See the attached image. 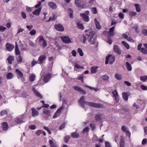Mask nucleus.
I'll list each match as a JSON object with an SVG mask.
<instances>
[{
  "mask_svg": "<svg viewBox=\"0 0 147 147\" xmlns=\"http://www.w3.org/2000/svg\"><path fill=\"white\" fill-rule=\"evenodd\" d=\"M84 96H83L81 97L79 100V103L83 108H85L86 105H88L96 108H101L102 107V106L100 104L84 101Z\"/></svg>",
  "mask_w": 147,
  "mask_h": 147,
  "instance_id": "obj_1",
  "label": "nucleus"
},
{
  "mask_svg": "<svg viewBox=\"0 0 147 147\" xmlns=\"http://www.w3.org/2000/svg\"><path fill=\"white\" fill-rule=\"evenodd\" d=\"M40 75L43 78V80L44 83L43 82L41 79H40L37 84L43 85L45 83L47 82L50 79L51 74L48 73L46 70H43L40 74Z\"/></svg>",
  "mask_w": 147,
  "mask_h": 147,
  "instance_id": "obj_2",
  "label": "nucleus"
},
{
  "mask_svg": "<svg viewBox=\"0 0 147 147\" xmlns=\"http://www.w3.org/2000/svg\"><path fill=\"white\" fill-rule=\"evenodd\" d=\"M94 35L95 32L93 31H91L88 35L87 39L89 42L91 44H93L95 43L96 38Z\"/></svg>",
  "mask_w": 147,
  "mask_h": 147,
  "instance_id": "obj_3",
  "label": "nucleus"
},
{
  "mask_svg": "<svg viewBox=\"0 0 147 147\" xmlns=\"http://www.w3.org/2000/svg\"><path fill=\"white\" fill-rule=\"evenodd\" d=\"M115 57L111 55L107 56L105 59V64H107L109 63L112 64L115 61Z\"/></svg>",
  "mask_w": 147,
  "mask_h": 147,
  "instance_id": "obj_4",
  "label": "nucleus"
},
{
  "mask_svg": "<svg viewBox=\"0 0 147 147\" xmlns=\"http://www.w3.org/2000/svg\"><path fill=\"white\" fill-rule=\"evenodd\" d=\"M89 12L88 11H86L84 13H81L80 15L83 20L86 22H88L89 20L88 15Z\"/></svg>",
  "mask_w": 147,
  "mask_h": 147,
  "instance_id": "obj_5",
  "label": "nucleus"
},
{
  "mask_svg": "<svg viewBox=\"0 0 147 147\" xmlns=\"http://www.w3.org/2000/svg\"><path fill=\"white\" fill-rule=\"evenodd\" d=\"M36 40H38L39 42L42 43V45L44 47H45L47 45V43L45 41L43 36H42L40 35L39 36L37 39Z\"/></svg>",
  "mask_w": 147,
  "mask_h": 147,
  "instance_id": "obj_6",
  "label": "nucleus"
},
{
  "mask_svg": "<svg viewBox=\"0 0 147 147\" xmlns=\"http://www.w3.org/2000/svg\"><path fill=\"white\" fill-rule=\"evenodd\" d=\"M112 94L115 101L118 102L119 101V97L117 90H115L112 91Z\"/></svg>",
  "mask_w": 147,
  "mask_h": 147,
  "instance_id": "obj_7",
  "label": "nucleus"
},
{
  "mask_svg": "<svg viewBox=\"0 0 147 147\" xmlns=\"http://www.w3.org/2000/svg\"><path fill=\"white\" fill-rule=\"evenodd\" d=\"M42 113L43 116L45 119H47L50 116V111L47 109H44Z\"/></svg>",
  "mask_w": 147,
  "mask_h": 147,
  "instance_id": "obj_8",
  "label": "nucleus"
},
{
  "mask_svg": "<svg viewBox=\"0 0 147 147\" xmlns=\"http://www.w3.org/2000/svg\"><path fill=\"white\" fill-rule=\"evenodd\" d=\"M35 86H34L32 88V91L33 92L35 96L40 98H42V96L40 94V93L38 92L36 89L35 88Z\"/></svg>",
  "mask_w": 147,
  "mask_h": 147,
  "instance_id": "obj_9",
  "label": "nucleus"
},
{
  "mask_svg": "<svg viewBox=\"0 0 147 147\" xmlns=\"http://www.w3.org/2000/svg\"><path fill=\"white\" fill-rule=\"evenodd\" d=\"M63 107H64L63 105L61 107L57 109V111H56L53 116V118H55L59 117L60 115L61 111L63 109Z\"/></svg>",
  "mask_w": 147,
  "mask_h": 147,
  "instance_id": "obj_10",
  "label": "nucleus"
},
{
  "mask_svg": "<svg viewBox=\"0 0 147 147\" xmlns=\"http://www.w3.org/2000/svg\"><path fill=\"white\" fill-rule=\"evenodd\" d=\"M46 57V55H42L40 56L38 59V63L41 64L43 63L45 61Z\"/></svg>",
  "mask_w": 147,
  "mask_h": 147,
  "instance_id": "obj_11",
  "label": "nucleus"
},
{
  "mask_svg": "<svg viewBox=\"0 0 147 147\" xmlns=\"http://www.w3.org/2000/svg\"><path fill=\"white\" fill-rule=\"evenodd\" d=\"M75 3L78 7H84V3L82 0H76Z\"/></svg>",
  "mask_w": 147,
  "mask_h": 147,
  "instance_id": "obj_12",
  "label": "nucleus"
},
{
  "mask_svg": "<svg viewBox=\"0 0 147 147\" xmlns=\"http://www.w3.org/2000/svg\"><path fill=\"white\" fill-rule=\"evenodd\" d=\"M62 41L66 43H68L71 42V41L69 38L67 36H61L60 37Z\"/></svg>",
  "mask_w": 147,
  "mask_h": 147,
  "instance_id": "obj_13",
  "label": "nucleus"
},
{
  "mask_svg": "<svg viewBox=\"0 0 147 147\" xmlns=\"http://www.w3.org/2000/svg\"><path fill=\"white\" fill-rule=\"evenodd\" d=\"M6 49L7 51H12L14 47V45L9 43H7L6 44Z\"/></svg>",
  "mask_w": 147,
  "mask_h": 147,
  "instance_id": "obj_14",
  "label": "nucleus"
},
{
  "mask_svg": "<svg viewBox=\"0 0 147 147\" xmlns=\"http://www.w3.org/2000/svg\"><path fill=\"white\" fill-rule=\"evenodd\" d=\"M55 29L58 31H63L64 30V28L62 25L61 24H56L55 26Z\"/></svg>",
  "mask_w": 147,
  "mask_h": 147,
  "instance_id": "obj_15",
  "label": "nucleus"
},
{
  "mask_svg": "<svg viewBox=\"0 0 147 147\" xmlns=\"http://www.w3.org/2000/svg\"><path fill=\"white\" fill-rule=\"evenodd\" d=\"M1 126L3 130L6 131L8 128V126L7 123L6 122H4L1 124Z\"/></svg>",
  "mask_w": 147,
  "mask_h": 147,
  "instance_id": "obj_16",
  "label": "nucleus"
},
{
  "mask_svg": "<svg viewBox=\"0 0 147 147\" xmlns=\"http://www.w3.org/2000/svg\"><path fill=\"white\" fill-rule=\"evenodd\" d=\"M42 7H40L36 9L34 11L32 12L33 14L37 16H39L40 14Z\"/></svg>",
  "mask_w": 147,
  "mask_h": 147,
  "instance_id": "obj_17",
  "label": "nucleus"
},
{
  "mask_svg": "<svg viewBox=\"0 0 147 147\" xmlns=\"http://www.w3.org/2000/svg\"><path fill=\"white\" fill-rule=\"evenodd\" d=\"M74 70L75 71H77V69H82L83 68V67L81 66L77 63H75L74 64Z\"/></svg>",
  "mask_w": 147,
  "mask_h": 147,
  "instance_id": "obj_18",
  "label": "nucleus"
},
{
  "mask_svg": "<svg viewBox=\"0 0 147 147\" xmlns=\"http://www.w3.org/2000/svg\"><path fill=\"white\" fill-rule=\"evenodd\" d=\"M48 5L51 8L53 9H55L57 7L56 4L52 2H49L48 3Z\"/></svg>",
  "mask_w": 147,
  "mask_h": 147,
  "instance_id": "obj_19",
  "label": "nucleus"
},
{
  "mask_svg": "<svg viewBox=\"0 0 147 147\" xmlns=\"http://www.w3.org/2000/svg\"><path fill=\"white\" fill-rule=\"evenodd\" d=\"M113 49L115 52L118 54H121V51L119 47L116 45H115L113 47Z\"/></svg>",
  "mask_w": 147,
  "mask_h": 147,
  "instance_id": "obj_20",
  "label": "nucleus"
},
{
  "mask_svg": "<svg viewBox=\"0 0 147 147\" xmlns=\"http://www.w3.org/2000/svg\"><path fill=\"white\" fill-rule=\"evenodd\" d=\"M98 66H93L91 67L90 69L91 73L92 74H95L97 71Z\"/></svg>",
  "mask_w": 147,
  "mask_h": 147,
  "instance_id": "obj_21",
  "label": "nucleus"
},
{
  "mask_svg": "<svg viewBox=\"0 0 147 147\" xmlns=\"http://www.w3.org/2000/svg\"><path fill=\"white\" fill-rule=\"evenodd\" d=\"M32 115L33 117H35L38 115L39 113L35 109L32 108Z\"/></svg>",
  "mask_w": 147,
  "mask_h": 147,
  "instance_id": "obj_22",
  "label": "nucleus"
},
{
  "mask_svg": "<svg viewBox=\"0 0 147 147\" xmlns=\"http://www.w3.org/2000/svg\"><path fill=\"white\" fill-rule=\"evenodd\" d=\"M115 27L111 28L108 32V34L110 36H112L114 35L113 32Z\"/></svg>",
  "mask_w": 147,
  "mask_h": 147,
  "instance_id": "obj_23",
  "label": "nucleus"
},
{
  "mask_svg": "<svg viewBox=\"0 0 147 147\" xmlns=\"http://www.w3.org/2000/svg\"><path fill=\"white\" fill-rule=\"evenodd\" d=\"M73 88L76 91H79L81 93H84V94L85 93V92L81 88L77 86H74L73 87Z\"/></svg>",
  "mask_w": 147,
  "mask_h": 147,
  "instance_id": "obj_24",
  "label": "nucleus"
},
{
  "mask_svg": "<svg viewBox=\"0 0 147 147\" xmlns=\"http://www.w3.org/2000/svg\"><path fill=\"white\" fill-rule=\"evenodd\" d=\"M94 21L96 28L98 29H100L101 27V26L99 22L97 21V19L96 18L94 19Z\"/></svg>",
  "mask_w": 147,
  "mask_h": 147,
  "instance_id": "obj_25",
  "label": "nucleus"
},
{
  "mask_svg": "<svg viewBox=\"0 0 147 147\" xmlns=\"http://www.w3.org/2000/svg\"><path fill=\"white\" fill-rule=\"evenodd\" d=\"M14 59V57L13 56H10L7 59V60L9 64H11L12 62Z\"/></svg>",
  "mask_w": 147,
  "mask_h": 147,
  "instance_id": "obj_26",
  "label": "nucleus"
},
{
  "mask_svg": "<svg viewBox=\"0 0 147 147\" xmlns=\"http://www.w3.org/2000/svg\"><path fill=\"white\" fill-rule=\"evenodd\" d=\"M36 76L33 73L31 74L29 76L30 81L31 82H33Z\"/></svg>",
  "mask_w": 147,
  "mask_h": 147,
  "instance_id": "obj_27",
  "label": "nucleus"
},
{
  "mask_svg": "<svg viewBox=\"0 0 147 147\" xmlns=\"http://www.w3.org/2000/svg\"><path fill=\"white\" fill-rule=\"evenodd\" d=\"M125 65L126 67L127 70L129 71H131L132 69V68L131 65L129 63V62H127L125 63Z\"/></svg>",
  "mask_w": 147,
  "mask_h": 147,
  "instance_id": "obj_28",
  "label": "nucleus"
},
{
  "mask_svg": "<svg viewBox=\"0 0 147 147\" xmlns=\"http://www.w3.org/2000/svg\"><path fill=\"white\" fill-rule=\"evenodd\" d=\"M140 79L141 81L144 82L146 81L147 79V76H140Z\"/></svg>",
  "mask_w": 147,
  "mask_h": 147,
  "instance_id": "obj_29",
  "label": "nucleus"
},
{
  "mask_svg": "<svg viewBox=\"0 0 147 147\" xmlns=\"http://www.w3.org/2000/svg\"><path fill=\"white\" fill-rule=\"evenodd\" d=\"M123 97L125 100H127L128 99V95L126 93L123 92L122 93Z\"/></svg>",
  "mask_w": 147,
  "mask_h": 147,
  "instance_id": "obj_30",
  "label": "nucleus"
},
{
  "mask_svg": "<svg viewBox=\"0 0 147 147\" xmlns=\"http://www.w3.org/2000/svg\"><path fill=\"white\" fill-rule=\"evenodd\" d=\"M115 76V78L118 80H119L121 79V75L118 73H116Z\"/></svg>",
  "mask_w": 147,
  "mask_h": 147,
  "instance_id": "obj_31",
  "label": "nucleus"
},
{
  "mask_svg": "<svg viewBox=\"0 0 147 147\" xmlns=\"http://www.w3.org/2000/svg\"><path fill=\"white\" fill-rule=\"evenodd\" d=\"M71 136L74 138H77L79 136L78 134L76 132L71 133Z\"/></svg>",
  "mask_w": 147,
  "mask_h": 147,
  "instance_id": "obj_32",
  "label": "nucleus"
},
{
  "mask_svg": "<svg viewBox=\"0 0 147 147\" xmlns=\"http://www.w3.org/2000/svg\"><path fill=\"white\" fill-rule=\"evenodd\" d=\"M135 6L136 8V10L137 12H139L140 11V5L138 4H135Z\"/></svg>",
  "mask_w": 147,
  "mask_h": 147,
  "instance_id": "obj_33",
  "label": "nucleus"
},
{
  "mask_svg": "<svg viewBox=\"0 0 147 147\" xmlns=\"http://www.w3.org/2000/svg\"><path fill=\"white\" fill-rule=\"evenodd\" d=\"M13 75L11 73H8L7 78L8 79H10L13 77Z\"/></svg>",
  "mask_w": 147,
  "mask_h": 147,
  "instance_id": "obj_34",
  "label": "nucleus"
},
{
  "mask_svg": "<svg viewBox=\"0 0 147 147\" xmlns=\"http://www.w3.org/2000/svg\"><path fill=\"white\" fill-rule=\"evenodd\" d=\"M26 121V118L23 117H22V118H20V119H19V124L24 123Z\"/></svg>",
  "mask_w": 147,
  "mask_h": 147,
  "instance_id": "obj_35",
  "label": "nucleus"
},
{
  "mask_svg": "<svg viewBox=\"0 0 147 147\" xmlns=\"http://www.w3.org/2000/svg\"><path fill=\"white\" fill-rule=\"evenodd\" d=\"M102 77L103 80L106 81H108L109 79V77L107 75H103Z\"/></svg>",
  "mask_w": 147,
  "mask_h": 147,
  "instance_id": "obj_36",
  "label": "nucleus"
},
{
  "mask_svg": "<svg viewBox=\"0 0 147 147\" xmlns=\"http://www.w3.org/2000/svg\"><path fill=\"white\" fill-rule=\"evenodd\" d=\"M77 51L81 56H83L84 53L81 49L79 48L78 49Z\"/></svg>",
  "mask_w": 147,
  "mask_h": 147,
  "instance_id": "obj_37",
  "label": "nucleus"
},
{
  "mask_svg": "<svg viewBox=\"0 0 147 147\" xmlns=\"http://www.w3.org/2000/svg\"><path fill=\"white\" fill-rule=\"evenodd\" d=\"M122 43L123 44V45L125 47V48L128 49L129 48V45L126 42L124 41H122Z\"/></svg>",
  "mask_w": 147,
  "mask_h": 147,
  "instance_id": "obj_38",
  "label": "nucleus"
},
{
  "mask_svg": "<svg viewBox=\"0 0 147 147\" xmlns=\"http://www.w3.org/2000/svg\"><path fill=\"white\" fill-rule=\"evenodd\" d=\"M85 86L86 87L89 88L91 90H94L96 92L99 90V89L98 88H94L87 85Z\"/></svg>",
  "mask_w": 147,
  "mask_h": 147,
  "instance_id": "obj_39",
  "label": "nucleus"
},
{
  "mask_svg": "<svg viewBox=\"0 0 147 147\" xmlns=\"http://www.w3.org/2000/svg\"><path fill=\"white\" fill-rule=\"evenodd\" d=\"M16 47H15V53L16 55H18V43L17 42H16Z\"/></svg>",
  "mask_w": 147,
  "mask_h": 147,
  "instance_id": "obj_40",
  "label": "nucleus"
},
{
  "mask_svg": "<svg viewBox=\"0 0 147 147\" xmlns=\"http://www.w3.org/2000/svg\"><path fill=\"white\" fill-rule=\"evenodd\" d=\"M7 110H3L1 111L0 113V115L1 116H3L5 114H7Z\"/></svg>",
  "mask_w": 147,
  "mask_h": 147,
  "instance_id": "obj_41",
  "label": "nucleus"
},
{
  "mask_svg": "<svg viewBox=\"0 0 147 147\" xmlns=\"http://www.w3.org/2000/svg\"><path fill=\"white\" fill-rule=\"evenodd\" d=\"M36 33V31L34 29H33L29 33L32 36L35 35Z\"/></svg>",
  "mask_w": 147,
  "mask_h": 147,
  "instance_id": "obj_42",
  "label": "nucleus"
},
{
  "mask_svg": "<svg viewBox=\"0 0 147 147\" xmlns=\"http://www.w3.org/2000/svg\"><path fill=\"white\" fill-rule=\"evenodd\" d=\"M48 59L50 63L52 64V65L53 63L54 58L53 57H49L48 58Z\"/></svg>",
  "mask_w": 147,
  "mask_h": 147,
  "instance_id": "obj_43",
  "label": "nucleus"
},
{
  "mask_svg": "<svg viewBox=\"0 0 147 147\" xmlns=\"http://www.w3.org/2000/svg\"><path fill=\"white\" fill-rule=\"evenodd\" d=\"M77 26L79 28L82 30H83L84 29V27L83 25L80 23H78L77 24Z\"/></svg>",
  "mask_w": 147,
  "mask_h": 147,
  "instance_id": "obj_44",
  "label": "nucleus"
},
{
  "mask_svg": "<svg viewBox=\"0 0 147 147\" xmlns=\"http://www.w3.org/2000/svg\"><path fill=\"white\" fill-rule=\"evenodd\" d=\"M56 18L55 15L53 14L52 16H51L49 18V19L47 20V22H49L51 20H55Z\"/></svg>",
  "mask_w": 147,
  "mask_h": 147,
  "instance_id": "obj_45",
  "label": "nucleus"
},
{
  "mask_svg": "<svg viewBox=\"0 0 147 147\" xmlns=\"http://www.w3.org/2000/svg\"><path fill=\"white\" fill-rule=\"evenodd\" d=\"M121 130L124 132H126L128 130H129L128 128L125 126H122L121 127Z\"/></svg>",
  "mask_w": 147,
  "mask_h": 147,
  "instance_id": "obj_46",
  "label": "nucleus"
},
{
  "mask_svg": "<svg viewBox=\"0 0 147 147\" xmlns=\"http://www.w3.org/2000/svg\"><path fill=\"white\" fill-rule=\"evenodd\" d=\"M19 76L20 77L22 78V81L24 82V80L23 77V75L21 71H19Z\"/></svg>",
  "mask_w": 147,
  "mask_h": 147,
  "instance_id": "obj_47",
  "label": "nucleus"
},
{
  "mask_svg": "<svg viewBox=\"0 0 147 147\" xmlns=\"http://www.w3.org/2000/svg\"><path fill=\"white\" fill-rule=\"evenodd\" d=\"M141 52L143 54H147V49L144 48H142L141 49Z\"/></svg>",
  "mask_w": 147,
  "mask_h": 147,
  "instance_id": "obj_48",
  "label": "nucleus"
},
{
  "mask_svg": "<svg viewBox=\"0 0 147 147\" xmlns=\"http://www.w3.org/2000/svg\"><path fill=\"white\" fill-rule=\"evenodd\" d=\"M92 11L93 13L96 14L97 13V11L96 8L95 7H93L92 8Z\"/></svg>",
  "mask_w": 147,
  "mask_h": 147,
  "instance_id": "obj_49",
  "label": "nucleus"
},
{
  "mask_svg": "<svg viewBox=\"0 0 147 147\" xmlns=\"http://www.w3.org/2000/svg\"><path fill=\"white\" fill-rule=\"evenodd\" d=\"M68 11L70 13L69 14V16L71 18H73V11L72 10L70 9H68Z\"/></svg>",
  "mask_w": 147,
  "mask_h": 147,
  "instance_id": "obj_50",
  "label": "nucleus"
},
{
  "mask_svg": "<svg viewBox=\"0 0 147 147\" xmlns=\"http://www.w3.org/2000/svg\"><path fill=\"white\" fill-rule=\"evenodd\" d=\"M140 88L143 90H147V86L145 85H142L140 86Z\"/></svg>",
  "mask_w": 147,
  "mask_h": 147,
  "instance_id": "obj_51",
  "label": "nucleus"
},
{
  "mask_svg": "<svg viewBox=\"0 0 147 147\" xmlns=\"http://www.w3.org/2000/svg\"><path fill=\"white\" fill-rule=\"evenodd\" d=\"M129 13L130 16H134L136 14V13L134 11H130L129 12Z\"/></svg>",
  "mask_w": 147,
  "mask_h": 147,
  "instance_id": "obj_52",
  "label": "nucleus"
},
{
  "mask_svg": "<svg viewBox=\"0 0 147 147\" xmlns=\"http://www.w3.org/2000/svg\"><path fill=\"white\" fill-rule=\"evenodd\" d=\"M6 28L2 26H0V32H3L6 30Z\"/></svg>",
  "mask_w": 147,
  "mask_h": 147,
  "instance_id": "obj_53",
  "label": "nucleus"
},
{
  "mask_svg": "<svg viewBox=\"0 0 147 147\" xmlns=\"http://www.w3.org/2000/svg\"><path fill=\"white\" fill-rule=\"evenodd\" d=\"M70 136H66L64 138L65 142H67L69 141V139L70 138Z\"/></svg>",
  "mask_w": 147,
  "mask_h": 147,
  "instance_id": "obj_54",
  "label": "nucleus"
},
{
  "mask_svg": "<svg viewBox=\"0 0 147 147\" xmlns=\"http://www.w3.org/2000/svg\"><path fill=\"white\" fill-rule=\"evenodd\" d=\"M89 128L88 127H86L83 129L82 132L84 133H87L89 130Z\"/></svg>",
  "mask_w": 147,
  "mask_h": 147,
  "instance_id": "obj_55",
  "label": "nucleus"
},
{
  "mask_svg": "<svg viewBox=\"0 0 147 147\" xmlns=\"http://www.w3.org/2000/svg\"><path fill=\"white\" fill-rule=\"evenodd\" d=\"M37 63H38V61L33 59L31 65L32 66H33Z\"/></svg>",
  "mask_w": 147,
  "mask_h": 147,
  "instance_id": "obj_56",
  "label": "nucleus"
},
{
  "mask_svg": "<svg viewBox=\"0 0 147 147\" xmlns=\"http://www.w3.org/2000/svg\"><path fill=\"white\" fill-rule=\"evenodd\" d=\"M43 128L48 131L49 134H51V132L48 127L45 126L43 127Z\"/></svg>",
  "mask_w": 147,
  "mask_h": 147,
  "instance_id": "obj_57",
  "label": "nucleus"
},
{
  "mask_svg": "<svg viewBox=\"0 0 147 147\" xmlns=\"http://www.w3.org/2000/svg\"><path fill=\"white\" fill-rule=\"evenodd\" d=\"M101 115H96L95 116V119L96 121L99 120L101 118Z\"/></svg>",
  "mask_w": 147,
  "mask_h": 147,
  "instance_id": "obj_58",
  "label": "nucleus"
},
{
  "mask_svg": "<svg viewBox=\"0 0 147 147\" xmlns=\"http://www.w3.org/2000/svg\"><path fill=\"white\" fill-rule=\"evenodd\" d=\"M147 142V140L146 138L144 139L142 142V145H145L146 144Z\"/></svg>",
  "mask_w": 147,
  "mask_h": 147,
  "instance_id": "obj_59",
  "label": "nucleus"
},
{
  "mask_svg": "<svg viewBox=\"0 0 147 147\" xmlns=\"http://www.w3.org/2000/svg\"><path fill=\"white\" fill-rule=\"evenodd\" d=\"M65 124L66 123H63L60 126L59 129L60 130H62L64 128Z\"/></svg>",
  "mask_w": 147,
  "mask_h": 147,
  "instance_id": "obj_60",
  "label": "nucleus"
},
{
  "mask_svg": "<svg viewBox=\"0 0 147 147\" xmlns=\"http://www.w3.org/2000/svg\"><path fill=\"white\" fill-rule=\"evenodd\" d=\"M71 54L74 57H75L76 56V51L74 50H73L72 51H71Z\"/></svg>",
  "mask_w": 147,
  "mask_h": 147,
  "instance_id": "obj_61",
  "label": "nucleus"
},
{
  "mask_svg": "<svg viewBox=\"0 0 147 147\" xmlns=\"http://www.w3.org/2000/svg\"><path fill=\"white\" fill-rule=\"evenodd\" d=\"M22 16L23 18L25 19L26 18V13L23 11H22L21 13Z\"/></svg>",
  "mask_w": 147,
  "mask_h": 147,
  "instance_id": "obj_62",
  "label": "nucleus"
},
{
  "mask_svg": "<svg viewBox=\"0 0 147 147\" xmlns=\"http://www.w3.org/2000/svg\"><path fill=\"white\" fill-rule=\"evenodd\" d=\"M142 33L145 35H147V30L143 29L142 31Z\"/></svg>",
  "mask_w": 147,
  "mask_h": 147,
  "instance_id": "obj_63",
  "label": "nucleus"
},
{
  "mask_svg": "<svg viewBox=\"0 0 147 147\" xmlns=\"http://www.w3.org/2000/svg\"><path fill=\"white\" fill-rule=\"evenodd\" d=\"M41 2L38 1L37 4L34 7L37 8L39 7L40 5Z\"/></svg>",
  "mask_w": 147,
  "mask_h": 147,
  "instance_id": "obj_64",
  "label": "nucleus"
}]
</instances>
